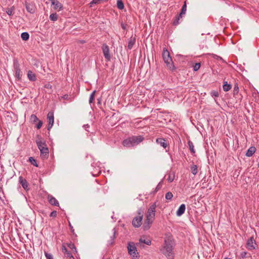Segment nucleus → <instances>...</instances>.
<instances>
[{
  "label": "nucleus",
  "mask_w": 259,
  "mask_h": 259,
  "mask_svg": "<svg viewBox=\"0 0 259 259\" xmlns=\"http://www.w3.org/2000/svg\"><path fill=\"white\" fill-rule=\"evenodd\" d=\"M174 246V241L171 236H169L165 239L164 246L161 251L163 254L165 255L169 258L173 257L172 250Z\"/></svg>",
  "instance_id": "nucleus-1"
},
{
  "label": "nucleus",
  "mask_w": 259,
  "mask_h": 259,
  "mask_svg": "<svg viewBox=\"0 0 259 259\" xmlns=\"http://www.w3.org/2000/svg\"><path fill=\"white\" fill-rule=\"evenodd\" d=\"M37 140H36V144L40 152V157L42 159H47L49 157V149L46 143V141L42 139L39 135H37Z\"/></svg>",
  "instance_id": "nucleus-2"
},
{
  "label": "nucleus",
  "mask_w": 259,
  "mask_h": 259,
  "mask_svg": "<svg viewBox=\"0 0 259 259\" xmlns=\"http://www.w3.org/2000/svg\"><path fill=\"white\" fill-rule=\"evenodd\" d=\"M156 202L153 203L148 209L146 214V219L143 225L145 230H147L150 228V225L152 223L155 214Z\"/></svg>",
  "instance_id": "nucleus-3"
},
{
  "label": "nucleus",
  "mask_w": 259,
  "mask_h": 259,
  "mask_svg": "<svg viewBox=\"0 0 259 259\" xmlns=\"http://www.w3.org/2000/svg\"><path fill=\"white\" fill-rule=\"evenodd\" d=\"M144 139L142 136H132L124 140L122 145L124 147H132L139 144L144 140Z\"/></svg>",
  "instance_id": "nucleus-4"
},
{
  "label": "nucleus",
  "mask_w": 259,
  "mask_h": 259,
  "mask_svg": "<svg viewBox=\"0 0 259 259\" xmlns=\"http://www.w3.org/2000/svg\"><path fill=\"white\" fill-rule=\"evenodd\" d=\"M162 58L167 67L171 71L176 70V67L174 64L172 59L170 56L169 52L166 48H163Z\"/></svg>",
  "instance_id": "nucleus-5"
},
{
  "label": "nucleus",
  "mask_w": 259,
  "mask_h": 259,
  "mask_svg": "<svg viewBox=\"0 0 259 259\" xmlns=\"http://www.w3.org/2000/svg\"><path fill=\"white\" fill-rule=\"evenodd\" d=\"M127 250L128 254L133 258H138L140 257L139 254L137 251V247L133 242H129L127 245Z\"/></svg>",
  "instance_id": "nucleus-6"
},
{
  "label": "nucleus",
  "mask_w": 259,
  "mask_h": 259,
  "mask_svg": "<svg viewBox=\"0 0 259 259\" xmlns=\"http://www.w3.org/2000/svg\"><path fill=\"white\" fill-rule=\"evenodd\" d=\"M137 213L138 215L134 218L132 221V225L136 228H138L141 226L143 217V211L141 208L138 210Z\"/></svg>",
  "instance_id": "nucleus-7"
},
{
  "label": "nucleus",
  "mask_w": 259,
  "mask_h": 259,
  "mask_svg": "<svg viewBox=\"0 0 259 259\" xmlns=\"http://www.w3.org/2000/svg\"><path fill=\"white\" fill-rule=\"evenodd\" d=\"M13 65L15 70V76L18 80H20L21 79V72L20 64L17 60H14Z\"/></svg>",
  "instance_id": "nucleus-8"
},
{
  "label": "nucleus",
  "mask_w": 259,
  "mask_h": 259,
  "mask_svg": "<svg viewBox=\"0 0 259 259\" xmlns=\"http://www.w3.org/2000/svg\"><path fill=\"white\" fill-rule=\"evenodd\" d=\"M102 51L104 56L107 61H109L111 60V56L109 54V48L108 46L104 44L102 46Z\"/></svg>",
  "instance_id": "nucleus-9"
},
{
  "label": "nucleus",
  "mask_w": 259,
  "mask_h": 259,
  "mask_svg": "<svg viewBox=\"0 0 259 259\" xmlns=\"http://www.w3.org/2000/svg\"><path fill=\"white\" fill-rule=\"evenodd\" d=\"M47 3H51L53 9L58 11H60L62 8V5L58 0H48Z\"/></svg>",
  "instance_id": "nucleus-10"
},
{
  "label": "nucleus",
  "mask_w": 259,
  "mask_h": 259,
  "mask_svg": "<svg viewBox=\"0 0 259 259\" xmlns=\"http://www.w3.org/2000/svg\"><path fill=\"white\" fill-rule=\"evenodd\" d=\"M47 118L49 121V124H48V130L50 131L54 124V113L53 112H51V111L49 112L47 115Z\"/></svg>",
  "instance_id": "nucleus-11"
},
{
  "label": "nucleus",
  "mask_w": 259,
  "mask_h": 259,
  "mask_svg": "<svg viewBox=\"0 0 259 259\" xmlns=\"http://www.w3.org/2000/svg\"><path fill=\"white\" fill-rule=\"evenodd\" d=\"M19 182L25 190H28L29 189L28 182H27L26 180L24 179L22 176L19 177Z\"/></svg>",
  "instance_id": "nucleus-12"
},
{
  "label": "nucleus",
  "mask_w": 259,
  "mask_h": 259,
  "mask_svg": "<svg viewBox=\"0 0 259 259\" xmlns=\"http://www.w3.org/2000/svg\"><path fill=\"white\" fill-rule=\"evenodd\" d=\"M156 142L164 148H166L167 146V142L164 138H158L156 139Z\"/></svg>",
  "instance_id": "nucleus-13"
},
{
  "label": "nucleus",
  "mask_w": 259,
  "mask_h": 259,
  "mask_svg": "<svg viewBox=\"0 0 259 259\" xmlns=\"http://www.w3.org/2000/svg\"><path fill=\"white\" fill-rule=\"evenodd\" d=\"M254 244H255V241L253 239V237L250 238L247 242V248L249 250H253L255 249Z\"/></svg>",
  "instance_id": "nucleus-14"
},
{
  "label": "nucleus",
  "mask_w": 259,
  "mask_h": 259,
  "mask_svg": "<svg viewBox=\"0 0 259 259\" xmlns=\"http://www.w3.org/2000/svg\"><path fill=\"white\" fill-rule=\"evenodd\" d=\"M116 231L115 228H113L112 230V234L110 236V239L108 240V244L109 245H112L114 242V239L116 237Z\"/></svg>",
  "instance_id": "nucleus-15"
},
{
  "label": "nucleus",
  "mask_w": 259,
  "mask_h": 259,
  "mask_svg": "<svg viewBox=\"0 0 259 259\" xmlns=\"http://www.w3.org/2000/svg\"><path fill=\"white\" fill-rule=\"evenodd\" d=\"M62 251L66 255L67 257L69 258L70 259H74V257L72 255L71 253L67 250L66 246L65 245H62Z\"/></svg>",
  "instance_id": "nucleus-16"
},
{
  "label": "nucleus",
  "mask_w": 259,
  "mask_h": 259,
  "mask_svg": "<svg viewBox=\"0 0 259 259\" xmlns=\"http://www.w3.org/2000/svg\"><path fill=\"white\" fill-rule=\"evenodd\" d=\"M48 199L49 203L54 206H59V202L58 200L52 195H48Z\"/></svg>",
  "instance_id": "nucleus-17"
},
{
  "label": "nucleus",
  "mask_w": 259,
  "mask_h": 259,
  "mask_svg": "<svg viewBox=\"0 0 259 259\" xmlns=\"http://www.w3.org/2000/svg\"><path fill=\"white\" fill-rule=\"evenodd\" d=\"M136 41V36H131L130 39H128V45H127V48L129 50L132 49L134 45L135 44Z\"/></svg>",
  "instance_id": "nucleus-18"
},
{
  "label": "nucleus",
  "mask_w": 259,
  "mask_h": 259,
  "mask_svg": "<svg viewBox=\"0 0 259 259\" xmlns=\"http://www.w3.org/2000/svg\"><path fill=\"white\" fill-rule=\"evenodd\" d=\"M186 209V206L184 204H181L177 211L176 214L178 217L181 216L184 212Z\"/></svg>",
  "instance_id": "nucleus-19"
},
{
  "label": "nucleus",
  "mask_w": 259,
  "mask_h": 259,
  "mask_svg": "<svg viewBox=\"0 0 259 259\" xmlns=\"http://www.w3.org/2000/svg\"><path fill=\"white\" fill-rule=\"evenodd\" d=\"M256 148L254 146L250 147L246 151L245 155L247 157H250L252 156V155L256 151Z\"/></svg>",
  "instance_id": "nucleus-20"
},
{
  "label": "nucleus",
  "mask_w": 259,
  "mask_h": 259,
  "mask_svg": "<svg viewBox=\"0 0 259 259\" xmlns=\"http://www.w3.org/2000/svg\"><path fill=\"white\" fill-rule=\"evenodd\" d=\"M27 76L30 81H34L36 80L35 74L32 71L29 70L27 73Z\"/></svg>",
  "instance_id": "nucleus-21"
},
{
  "label": "nucleus",
  "mask_w": 259,
  "mask_h": 259,
  "mask_svg": "<svg viewBox=\"0 0 259 259\" xmlns=\"http://www.w3.org/2000/svg\"><path fill=\"white\" fill-rule=\"evenodd\" d=\"M64 245L65 246L66 245L68 248L72 250L74 253H77V249L74 243L72 242L66 243Z\"/></svg>",
  "instance_id": "nucleus-22"
},
{
  "label": "nucleus",
  "mask_w": 259,
  "mask_h": 259,
  "mask_svg": "<svg viewBox=\"0 0 259 259\" xmlns=\"http://www.w3.org/2000/svg\"><path fill=\"white\" fill-rule=\"evenodd\" d=\"M232 88V85L228 83L227 81H224L223 82V89L224 91H229Z\"/></svg>",
  "instance_id": "nucleus-23"
},
{
  "label": "nucleus",
  "mask_w": 259,
  "mask_h": 259,
  "mask_svg": "<svg viewBox=\"0 0 259 259\" xmlns=\"http://www.w3.org/2000/svg\"><path fill=\"white\" fill-rule=\"evenodd\" d=\"M139 241H140V242L139 243L137 244V245H140V246H141V243L146 244L148 245H150L151 243V241L149 239H143V238H140L139 240Z\"/></svg>",
  "instance_id": "nucleus-24"
},
{
  "label": "nucleus",
  "mask_w": 259,
  "mask_h": 259,
  "mask_svg": "<svg viewBox=\"0 0 259 259\" xmlns=\"http://www.w3.org/2000/svg\"><path fill=\"white\" fill-rule=\"evenodd\" d=\"M186 3L185 2L183 6H182L180 13L177 14L176 16H182L183 15H184L186 11Z\"/></svg>",
  "instance_id": "nucleus-25"
},
{
  "label": "nucleus",
  "mask_w": 259,
  "mask_h": 259,
  "mask_svg": "<svg viewBox=\"0 0 259 259\" xmlns=\"http://www.w3.org/2000/svg\"><path fill=\"white\" fill-rule=\"evenodd\" d=\"M26 8L30 14H33L35 12V8L32 5H26Z\"/></svg>",
  "instance_id": "nucleus-26"
},
{
  "label": "nucleus",
  "mask_w": 259,
  "mask_h": 259,
  "mask_svg": "<svg viewBox=\"0 0 259 259\" xmlns=\"http://www.w3.org/2000/svg\"><path fill=\"white\" fill-rule=\"evenodd\" d=\"M188 146H189V149H190L191 152L192 154H194L195 153V150H194V146L193 143H192V142L191 141H189L188 142Z\"/></svg>",
  "instance_id": "nucleus-27"
},
{
  "label": "nucleus",
  "mask_w": 259,
  "mask_h": 259,
  "mask_svg": "<svg viewBox=\"0 0 259 259\" xmlns=\"http://www.w3.org/2000/svg\"><path fill=\"white\" fill-rule=\"evenodd\" d=\"M21 37L23 40H27L29 38V34L28 32H24L21 33Z\"/></svg>",
  "instance_id": "nucleus-28"
},
{
  "label": "nucleus",
  "mask_w": 259,
  "mask_h": 259,
  "mask_svg": "<svg viewBox=\"0 0 259 259\" xmlns=\"http://www.w3.org/2000/svg\"><path fill=\"white\" fill-rule=\"evenodd\" d=\"M117 7L119 10H122L124 8V4L122 0L117 1Z\"/></svg>",
  "instance_id": "nucleus-29"
},
{
  "label": "nucleus",
  "mask_w": 259,
  "mask_h": 259,
  "mask_svg": "<svg viewBox=\"0 0 259 259\" xmlns=\"http://www.w3.org/2000/svg\"><path fill=\"white\" fill-rule=\"evenodd\" d=\"M191 172L194 175H196L198 172L197 166L196 165H193L191 166Z\"/></svg>",
  "instance_id": "nucleus-30"
},
{
  "label": "nucleus",
  "mask_w": 259,
  "mask_h": 259,
  "mask_svg": "<svg viewBox=\"0 0 259 259\" xmlns=\"http://www.w3.org/2000/svg\"><path fill=\"white\" fill-rule=\"evenodd\" d=\"M175 177V175L174 173H169L167 178V181L168 182L171 183L174 180Z\"/></svg>",
  "instance_id": "nucleus-31"
},
{
  "label": "nucleus",
  "mask_w": 259,
  "mask_h": 259,
  "mask_svg": "<svg viewBox=\"0 0 259 259\" xmlns=\"http://www.w3.org/2000/svg\"><path fill=\"white\" fill-rule=\"evenodd\" d=\"M29 161L34 166H36V167H38V165L37 164V162H36V161L35 160V159L32 157H30L29 158Z\"/></svg>",
  "instance_id": "nucleus-32"
},
{
  "label": "nucleus",
  "mask_w": 259,
  "mask_h": 259,
  "mask_svg": "<svg viewBox=\"0 0 259 259\" xmlns=\"http://www.w3.org/2000/svg\"><path fill=\"white\" fill-rule=\"evenodd\" d=\"M165 197L166 199L170 200L173 197V194L171 192H168L166 193Z\"/></svg>",
  "instance_id": "nucleus-33"
},
{
  "label": "nucleus",
  "mask_w": 259,
  "mask_h": 259,
  "mask_svg": "<svg viewBox=\"0 0 259 259\" xmlns=\"http://www.w3.org/2000/svg\"><path fill=\"white\" fill-rule=\"evenodd\" d=\"M162 184H163V181L161 180L158 184V185H157L155 190H154V192H157L158 190H159L160 189H161L162 188Z\"/></svg>",
  "instance_id": "nucleus-34"
},
{
  "label": "nucleus",
  "mask_w": 259,
  "mask_h": 259,
  "mask_svg": "<svg viewBox=\"0 0 259 259\" xmlns=\"http://www.w3.org/2000/svg\"><path fill=\"white\" fill-rule=\"evenodd\" d=\"M96 91H94L92 92V93L91 94L90 99H89V103L91 104L92 103H93L94 98H95V95L96 93Z\"/></svg>",
  "instance_id": "nucleus-35"
},
{
  "label": "nucleus",
  "mask_w": 259,
  "mask_h": 259,
  "mask_svg": "<svg viewBox=\"0 0 259 259\" xmlns=\"http://www.w3.org/2000/svg\"><path fill=\"white\" fill-rule=\"evenodd\" d=\"M103 0H93L91 3V7H93V5H97L100 4Z\"/></svg>",
  "instance_id": "nucleus-36"
},
{
  "label": "nucleus",
  "mask_w": 259,
  "mask_h": 259,
  "mask_svg": "<svg viewBox=\"0 0 259 259\" xmlns=\"http://www.w3.org/2000/svg\"><path fill=\"white\" fill-rule=\"evenodd\" d=\"M30 119L32 122H35L38 120V118L35 114H32L30 116Z\"/></svg>",
  "instance_id": "nucleus-37"
},
{
  "label": "nucleus",
  "mask_w": 259,
  "mask_h": 259,
  "mask_svg": "<svg viewBox=\"0 0 259 259\" xmlns=\"http://www.w3.org/2000/svg\"><path fill=\"white\" fill-rule=\"evenodd\" d=\"M210 95L212 97H218L219 96V92L217 91H212L210 92Z\"/></svg>",
  "instance_id": "nucleus-38"
},
{
  "label": "nucleus",
  "mask_w": 259,
  "mask_h": 259,
  "mask_svg": "<svg viewBox=\"0 0 259 259\" xmlns=\"http://www.w3.org/2000/svg\"><path fill=\"white\" fill-rule=\"evenodd\" d=\"M200 67V63H197L194 65L193 66V70L195 71H196L199 69Z\"/></svg>",
  "instance_id": "nucleus-39"
},
{
  "label": "nucleus",
  "mask_w": 259,
  "mask_h": 259,
  "mask_svg": "<svg viewBox=\"0 0 259 259\" xmlns=\"http://www.w3.org/2000/svg\"><path fill=\"white\" fill-rule=\"evenodd\" d=\"M45 255L47 259H53V256L51 253H49L47 252L46 251L45 252Z\"/></svg>",
  "instance_id": "nucleus-40"
},
{
  "label": "nucleus",
  "mask_w": 259,
  "mask_h": 259,
  "mask_svg": "<svg viewBox=\"0 0 259 259\" xmlns=\"http://www.w3.org/2000/svg\"><path fill=\"white\" fill-rule=\"evenodd\" d=\"M182 17H181V18H182ZM180 17H177V19H176L174 21H173V25H175V26H176L178 24H179V21H180Z\"/></svg>",
  "instance_id": "nucleus-41"
},
{
  "label": "nucleus",
  "mask_w": 259,
  "mask_h": 259,
  "mask_svg": "<svg viewBox=\"0 0 259 259\" xmlns=\"http://www.w3.org/2000/svg\"><path fill=\"white\" fill-rule=\"evenodd\" d=\"M13 11H14V10L12 8H11V9H8L7 11H6V12L8 15L11 16V15H13V14H14Z\"/></svg>",
  "instance_id": "nucleus-42"
},
{
  "label": "nucleus",
  "mask_w": 259,
  "mask_h": 259,
  "mask_svg": "<svg viewBox=\"0 0 259 259\" xmlns=\"http://www.w3.org/2000/svg\"><path fill=\"white\" fill-rule=\"evenodd\" d=\"M57 211H55V210H54V211H53L51 213V214H50V217H52V218H56V217H57Z\"/></svg>",
  "instance_id": "nucleus-43"
},
{
  "label": "nucleus",
  "mask_w": 259,
  "mask_h": 259,
  "mask_svg": "<svg viewBox=\"0 0 259 259\" xmlns=\"http://www.w3.org/2000/svg\"><path fill=\"white\" fill-rule=\"evenodd\" d=\"M42 125V122L41 120H39L38 123L36 124V128L37 129H40Z\"/></svg>",
  "instance_id": "nucleus-44"
},
{
  "label": "nucleus",
  "mask_w": 259,
  "mask_h": 259,
  "mask_svg": "<svg viewBox=\"0 0 259 259\" xmlns=\"http://www.w3.org/2000/svg\"><path fill=\"white\" fill-rule=\"evenodd\" d=\"M247 252L246 251H242L240 253V256L244 258L246 257Z\"/></svg>",
  "instance_id": "nucleus-45"
},
{
  "label": "nucleus",
  "mask_w": 259,
  "mask_h": 259,
  "mask_svg": "<svg viewBox=\"0 0 259 259\" xmlns=\"http://www.w3.org/2000/svg\"><path fill=\"white\" fill-rule=\"evenodd\" d=\"M45 88H46V89H52V85L48 83H46L45 85Z\"/></svg>",
  "instance_id": "nucleus-46"
},
{
  "label": "nucleus",
  "mask_w": 259,
  "mask_h": 259,
  "mask_svg": "<svg viewBox=\"0 0 259 259\" xmlns=\"http://www.w3.org/2000/svg\"><path fill=\"white\" fill-rule=\"evenodd\" d=\"M240 170L238 171L237 169H236L234 173V176H236V177H238L239 175H240Z\"/></svg>",
  "instance_id": "nucleus-47"
},
{
  "label": "nucleus",
  "mask_w": 259,
  "mask_h": 259,
  "mask_svg": "<svg viewBox=\"0 0 259 259\" xmlns=\"http://www.w3.org/2000/svg\"><path fill=\"white\" fill-rule=\"evenodd\" d=\"M62 98L64 100H68L69 99V95L67 94L64 95L63 97H62Z\"/></svg>",
  "instance_id": "nucleus-48"
},
{
  "label": "nucleus",
  "mask_w": 259,
  "mask_h": 259,
  "mask_svg": "<svg viewBox=\"0 0 259 259\" xmlns=\"http://www.w3.org/2000/svg\"><path fill=\"white\" fill-rule=\"evenodd\" d=\"M238 91H239V88H238V86H235L234 90V93H238Z\"/></svg>",
  "instance_id": "nucleus-49"
},
{
  "label": "nucleus",
  "mask_w": 259,
  "mask_h": 259,
  "mask_svg": "<svg viewBox=\"0 0 259 259\" xmlns=\"http://www.w3.org/2000/svg\"><path fill=\"white\" fill-rule=\"evenodd\" d=\"M58 18V17H50V20L53 22L57 21Z\"/></svg>",
  "instance_id": "nucleus-50"
},
{
  "label": "nucleus",
  "mask_w": 259,
  "mask_h": 259,
  "mask_svg": "<svg viewBox=\"0 0 259 259\" xmlns=\"http://www.w3.org/2000/svg\"><path fill=\"white\" fill-rule=\"evenodd\" d=\"M121 27L123 29H126V24H123L122 22L121 23Z\"/></svg>",
  "instance_id": "nucleus-51"
},
{
  "label": "nucleus",
  "mask_w": 259,
  "mask_h": 259,
  "mask_svg": "<svg viewBox=\"0 0 259 259\" xmlns=\"http://www.w3.org/2000/svg\"><path fill=\"white\" fill-rule=\"evenodd\" d=\"M69 227H70V230H71V232H72V233H74V229H73V227L72 226V225H71V224H70V223H69Z\"/></svg>",
  "instance_id": "nucleus-52"
},
{
  "label": "nucleus",
  "mask_w": 259,
  "mask_h": 259,
  "mask_svg": "<svg viewBox=\"0 0 259 259\" xmlns=\"http://www.w3.org/2000/svg\"><path fill=\"white\" fill-rule=\"evenodd\" d=\"M89 126L90 125L88 124L83 125V127H84L85 130L88 132L89 131L87 130V128L89 127Z\"/></svg>",
  "instance_id": "nucleus-53"
},
{
  "label": "nucleus",
  "mask_w": 259,
  "mask_h": 259,
  "mask_svg": "<svg viewBox=\"0 0 259 259\" xmlns=\"http://www.w3.org/2000/svg\"><path fill=\"white\" fill-rule=\"evenodd\" d=\"M79 43H80L81 44H83L85 43V41L84 40H79Z\"/></svg>",
  "instance_id": "nucleus-54"
},
{
  "label": "nucleus",
  "mask_w": 259,
  "mask_h": 259,
  "mask_svg": "<svg viewBox=\"0 0 259 259\" xmlns=\"http://www.w3.org/2000/svg\"><path fill=\"white\" fill-rule=\"evenodd\" d=\"M98 100V104H101V98H99L97 99Z\"/></svg>",
  "instance_id": "nucleus-55"
},
{
  "label": "nucleus",
  "mask_w": 259,
  "mask_h": 259,
  "mask_svg": "<svg viewBox=\"0 0 259 259\" xmlns=\"http://www.w3.org/2000/svg\"><path fill=\"white\" fill-rule=\"evenodd\" d=\"M50 16H53V17H55V16H57L56 13H52V14H51L50 15Z\"/></svg>",
  "instance_id": "nucleus-56"
},
{
  "label": "nucleus",
  "mask_w": 259,
  "mask_h": 259,
  "mask_svg": "<svg viewBox=\"0 0 259 259\" xmlns=\"http://www.w3.org/2000/svg\"><path fill=\"white\" fill-rule=\"evenodd\" d=\"M224 259H230V258H227V257H226V258H225Z\"/></svg>",
  "instance_id": "nucleus-57"
},
{
  "label": "nucleus",
  "mask_w": 259,
  "mask_h": 259,
  "mask_svg": "<svg viewBox=\"0 0 259 259\" xmlns=\"http://www.w3.org/2000/svg\"><path fill=\"white\" fill-rule=\"evenodd\" d=\"M107 259H110V258H107Z\"/></svg>",
  "instance_id": "nucleus-58"
}]
</instances>
